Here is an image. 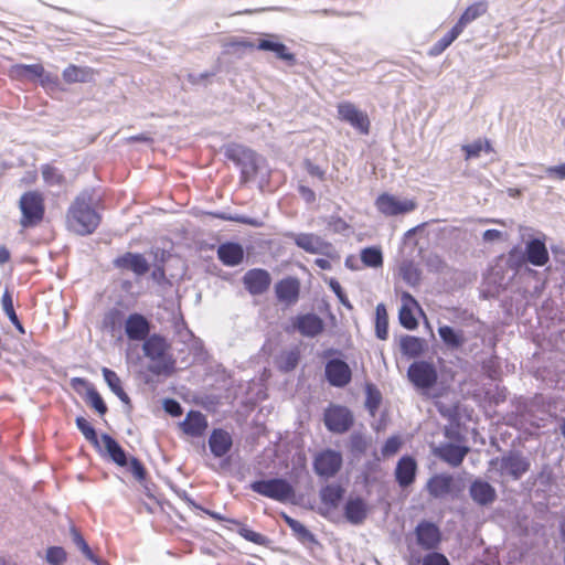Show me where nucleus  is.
<instances>
[{"mask_svg": "<svg viewBox=\"0 0 565 565\" xmlns=\"http://www.w3.org/2000/svg\"><path fill=\"white\" fill-rule=\"evenodd\" d=\"M1 305H2L3 311L6 312V315L9 318V320L11 322H18V316L15 313L12 296L9 292V290H6L3 292L2 298H1Z\"/></svg>", "mask_w": 565, "mask_h": 565, "instance_id": "3c124183", "label": "nucleus"}, {"mask_svg": "<svg viewBox=\"0 0 565 565\" xmlns=\"http://www.w3.org/2000/svg\"><path fill=\"white\" fill-rule=\"evenodd\" d=\"M488 10V3L486 1H479L471 6H469L461 17L459 18L458 22L456 23L457 26H459L462 31L469 24L470 22L475 21L479 17L483 15Z\"/></svg>", "mask_w": 565, "mask_h": 565, "instance_id": "c9c22d12", "label": "nucleus"}, {"mask_svg": "<svg viewBox=\"0 0 565 565\" xmlns=\"http://www.w3.org/2000/svg\"><path fill=\"white\" fill-rule=\"evenodd\" d=\"M21 211L20 225L22 228H33L45 217V198L39 190L24 192L19 200Z\"/></svg>", "mask_w": 565, "mask_h": 565, "instance_id": "f03ea898", "label": "nucleus"}, {"mask_svg": "<svg viewBox=\"0 0 565 565\" xmlns=\"http://www.w3.org/2000/svg\"><path fill=\"white\" fill-rule=\"evenodd\" d=\"M217 257L225 266H237L244 259V249L238 243H223L217 248Z\"/></svg>", "mask_w": 565, "mask_h": 565, "instance_id": "a878e982", "label": "nucleus"}, {"mask_svg": "<svg viewBox=\"0 0 565 565\" xmlns=\"http://www.w3.org/2000/svg\"><path fill=\"white\" fill-rule=\"evenodd\" d=\"M95 70L88 66H77L74 64L68 65L64 68L62 76L65 83H88L94 81Z\"/></svg>", "mask_w": 565, "mask_h": 565, "instance_id": "c756f323", "label": "nucleus"}, {"mask_svg": "<svg viewBox=\"0 0 565 565\" xmlns=\"http://www.w3.org/2000/svg\"><path fill=\"white\" fill-rule=\"evenodd\" d=\"M425 350V341L414 335H405L401 339V351L409 358H418Z\"/></svg>", "mask_w": 565, "mask_h": 565, "instance_id": "e433bc0d", "label": "nucleus"}, {"mask_svg": "<svg viewBox=\"0 0 565 565\" xmlns=\"http://www.w3.org/2000/svg\"><path fill=\"white\" fill-rule=\"evenodd\" d=\"M498 462L501 475H508L514 480L520 479L530 469L529 460L515 451H510L498 459Z\"/></svg>", "mask_w": 565, "mask_h": 565, "instance_id": "f8f14e48", "label": "nucleus"}, {"mask_svg": "<svg viewBox=\"0 0 565 565\" xmlns=\"http://www.w3.org/2000/svg\"><path fill=\"white\" fill-rule=\"evenodd\" d=\"M526 260L534 266H544L550 259L545 243L539 238L531 239L525 248Z\"/></svg>", "mask_w": 565, "mask_h": 565, "instance_id": "c85d7f7f", "label": "nucleus"}, {"mask_svg": "<svg viewBox=\"0 0 565 565\" xmlns=\"http://www.w3.org/2000/svg\"><path fill=\"white\" fill-rule=\"evenodd\" d=\"M226 45L228 47H233V49L256 50L257 43H255V42H253V41H250L248 39L241 38V39H232V40H230Z\"/></svg>", "mask_w": 565, "mask_h": 565, "instance_id": "4d7b16f0", "label": "nucleus"}, {"mask_svg": "<svg viewBox=\"0 0 565 565\" xmlns=\"http://www.w3.org/2000/svg\"><path fill=\"white\" fill-rule=\"evenodd\" d=\"M330 287H331V289L334 291V294L338 296L339 300H340L343 305H345V306H348V307H351V306H350V303H349V301H348L347 296L344 295V292H343V290H342V287L340 286V284H339L337 280L332 279V280L330 281Z\"/></svg>", "mask_w": 565, "mask_h": 565, "instance_id": "680f3d73", "label": "nucleus"}, {"mask_svg": "<svg viewBox=\"0 0 565 565\" xmlns=\"http://www.w3.org/2000/svg\"><path fill=\"white\" fill-rule=\"evenodd\" d=\"M469 452V447L451 443L441 444L435 455L451 467H459Z\"/></svg>", "mask_w": 565, "mask_h": 565, "instance_id": "b1692460", "label": "nucleus"}, {"mask_svg": "<svg viewBox=\"0 0 565 565\" xmlns=\"http://www.w3.org/2000/svg\"><path fill=\"white\" fill-rule=\"evenodd\" d=\"M41 173L43 180L51 185H60L64 182V175L60 172V170L52 164H43L41 167Z\"/></svg>", "mask_w": 565, "mask_h": 565, "instance_id": "a18cd8bd", "label": "nucleus"}, {"mask_svg": "<svg viewBox=\"0 0 565 565\" xmlns=\"http://www.w3.org/2000/svg\"><path fill=\"white\" fill-rule=\"evenodd\" d=\"M85 402L94 408L99 416H104L108 408L106 403L104 402L102 395L94 386H89L85 394Z\"/></svg>", "mask_w": 565, "mask_h": 565, "instance_id": "37998d69", "label": "nucleus"}, {"mask_svg": "<svg viewBox=\"0 0 565 565\" xmlns=\"http://www.w3.org/2000/svg\"><path fill=\"white\" fill-rule=\"evenodd\" d=\"M395 480L401 488L411 487L417 475V462L412 456H403L397 461L395 468Z\"/></svg>", "mask_w": 565, "mask_h": 565, "instance_id": "6ab92c4d", "label": "nucleus"}, {"mask_svg": "<svg viewBox=\"0 0 565 565\" xmlns=\"http://www.w3.org/2000/svg\"><path fill=\"white\" fill-rule=\"evenodd\" d=\"M344 514L352 524H361L366 519L367 507L363 499H350L344 507Z\"/></svg>", "mask_w": 565, "mask_h": 565, "instance_id": "7c9ffc66", "label": "nucleus"}, {"mask_svg": "<svg viewBox=\"0 0 565 565\" xmlns=\"http://www.w3.org/2000/svg\"><path fill=\"white\" fill-rule=\"evenodd\" d=\"M249 153L250 151L247 148L237 143L227 145L224 151L225 157L237 164H239Z\"/></svg>", "mask_w": 565, "mask_h": 565, "instance_id": "de8ad7c7", "label": "nucleus"}, {"mask_svg": "<svg viewBox=\"0 0 565 565\" xmlns=\"http://www.w3.org/2000/svg\"><path fill=\"white\" fill-rule=\"evenodd\" d=\"M299 192H300L301 196L305 199L306 202L312 203V202L316 201V193L310 188L305 186V185H300L299 186Z\"/></svg>", "mask_w": 565, "mask_h": 565, "instance_id": "e2e57ef3", "label": "nucleus"}, {"mask_svg": "<svg viewBox=\"0 0 565 565\" xmlns=\"http://www.w3.org/2000/svg\"><path fill=\"white\" fill-rule=\"evenodd\" d=\"M301 352L298 347L290 350L282 351L276 360V364L279 371L290 372L295 370L300 361Z\"/></svg>", "mask_w": 565, "mask_h": 565, "instance_id": "72a5a7b5", "label": "nucleus"}, {"mask_svg": "<svg viewBox=\"0 0 565 565\" xmlns=\"http://www.w3.org/2000/svg\"><path fill=\"white\" fill-rule=\"evenodd\" d=\"M46 561L52 565H61L66 561V552L60 546L49 547L46 551Z\"/></svg>", "mask_w": 565, "mask_h": 565, "instance_id": "8fccbe9b", "label": "nucleus"}, {"mask_svg": "<svg viewBox=\"0 0 565 565\" xmlns=\"http://www.w3.org/2000/svg\"><path fill=\"white\" fill-rule=\"evenodd\" d=\"M375 206L385 216H396L413 212L417 204L414 200H398L390 193H381L375 200Z\"/></svg>", "mask_w": 565, "mask_h": 565, "instance_id": "0eeeda50", "label": "nucleus"}, {"mask_svg": "<svg viewBox=\"0 0 565 565\" xmlns=\"http://www.w3.org/2000/svg\"><path fill=\"white\" fill-rule=\"evenodd\" d=\"M129 469H130V472L132 473V476L136 478V480H138L139 482H142L146 480L147 470H146L145 466L142 465V462L138 458L132 457L129 460Z\"/></svg>", "mask_w": 565, "mask_h": 565, "instance_id": "864d4df0", "label": "nucleus"}, {"mask_svg": "<svg viewBox=\"0 0 565 565\" xmlns=\"http://www.w3.org/2000/svg\"><path fill=\"white\" fill-rule=\"evenodd\" d=\"M454 488L455 479L449 473H436L431 476L426 483L427 492L435 499L445 498L451 494Z\"/></svg>", "mask_w": 565, "mask_h": 565, "instance_id": "aec40b11", "label": "nucleus"}, {"mask_svg": "<svg viewBox=\"0 0 565 565\" xmlns=\"http://www.w3.org/2000/svg\"><path fill=\"white\" fill-rule=\"evenodd\" d=\"M401 446V438L397 436H392L385 441L384 446L382 447V455L384 457H391L399 450Z\"/></svg>", "mask_w": 565, "mask_h": 565, "instance_id": "5fc2aeb1", "label": "nucleus"}, {"mask_svg": "<svg viewBox=\"0 0 565 565\" xmlns=\"http://www.w3.org/2000/svg\"><path fill=\"white\" fill-rule=\"evenodd\" d=\"M294 243L310 254H321L331 247V244L312 233L289 234Z\"/></svg>", "mask_w": 565, "mask_h": 565, "instance_id": "412c9836", "label": "nucleus"}, {"mask_svg": "<svg viewBox=\"0 0 565 565\" xmlns=\"http://www.w3.org/2000/svg\"><path fill=\"white\" fill-rule=\"evenodd\" d=\"M360 257L365 267L379 268L383 265V255L379 247L363 248Z\"/></svg>", "mask_w": 565, "mask_h": 565, "instance_id": "ea45409f", "label": "nucleus"}, {"mask_svg": "<svg viewBox=\"0 0 565 565\" xmlns=\"http://www.w3.org/2000/svg\"><path fill=\"white\" fill-rule=\"evenodd\" d=\"M185 502L188 503L189 507L191 508H194V509H199L201 511H203L205 514H207L209 516H211L213 520L215 521H226L231 524H234V525H239V521L237 520H234V519H226L224 518L222 514L215 512V511H211V510H207V509H204L202 508L201 505L196 504L191 498L189 497H185Z\"/></svg>", "mask_w": 565, "mask_h": 565, "instance_id": "09e8293b", "label": "nucleus"}, {"mask_svg": "<svg viewBox=\"0 0 565 565\" xmlns=\"http://www.w3.org/2000/svg\"><path fill=\"white\" fill-rule=\"evenodd\" d=\"M339 119L350 124L355 130L362 135L370 132L371 122L366 113L360 110L354 104L343 102L338 104Z\"/></svg>", "mask_w": 565, "mask_h": 565, "instance_id": "6e6552de", "label": "nucleus"}, {"mask_svg": "<svg viewBox=\"0 0 565 565\" xmlns=\"http://www.w3.org/2000/svg\"><path fill=\"white\" fill-rule=\"evenodd\" d=\"M315 264L321 268V269H330L331 268V264L328 259H324V258H317L315 260Z\"/></svg>", "mask_w": 565, "mask_h": 565, "instance_id": "774afa93", "label": "nucleus"}, {"mask_svg": "<svg viewBox=\"0 0 565 565\" xmlns=\"http://www.w3.org/2000/svg\"><path fill=\"white\" fill-rule=\"evenodd\" d=\"M209 427L207 418L199 411H190L184 420L180 423V428L186 436L201 437Z\"/></svg>", "mask_w": 565, "mask_h": 565, "instance_id": "5701e85b", "label": "nucleus"}, {"mask_svg": "<svg viewBox=\"0 0 565 565\" xmlns=\"http://www.w3.org/2000/svg\"><path fill=\"white\" fill-rule=\"evenodd\" d=\"M322 319L315 313H302L291 319L290 326L285 328L287 333L298 331L301 335L315 338L323 331Z\"/></svg>", "mask_w": 565, "mask_h": 565, "instance_id": "9d476101", "label": "nucleus"}, {"mask_svg": "<svg viewBox=\"0 0 565 565\" xmlns=\"http://www.w3.org/2000/svg\"><path fill=\"white\" fill-rule=\"evenodd\" d=\"M75 423H76L78 430L83 434V436L85 437L86 440H88L94 446L99 445L95 428L92 426V424L85 417L78 416L76 418Z\"/></svg>", "mask_w": 565, "mask_h": 565, "instance_id": "49530a36", "label": "nucleus"}, {"mask_svg": "<svg viewBox=\"0 0 565 565\" xmlns=\"http://www.w3.org/2000/svg\"><path fill=\"white\" fill-rule=\"evenodd\" d=\"M438 334L443 343L450 350H458L466 343V337L462 330H455L449 326H440Z\"/></svg>", "mask_w": 565, "mask_h": 565, "instance_id": "2f4dec72", "label": "nucleus"}, {"mask_svg": "<svg viewBox=\"0 0 565 565\" xmlns=\"http://www.w3.org/2000/svg\"><path fill=\"white\" fill-rule=\"evenodd\" d=\"M11 254L10 250L4 246H0V265H3L10 260Z\"/></svg>", "mask_w": 565, "mask_h": 565, "instance_id": "338daca9", "label": "nucleus"}, {"mask_svg": "<svg viewBox=\"0 0 565 565\" xmlns=\"http://www.w3.org/2000/svg\"><path fill=\"white\" fill-rule=\"evenodd\" d=\"M239 529L238 534L244 537L246 541L255 543V544H264L265 537L258 532H255L248 527H246L244 524L239 522Z\"/></svg>", "mask_w": 565, "mask_h": 565, "instance_id": "603ef678", "label": "nucleus"}, {"mask_svg": "<svg viewBox=\"0 0 565 565\" xmlns=\"http://www.w3.org/2000/svg\"><path fill=\"white\" fill-rule=\"evenodd\" d=\"M320 495L324 504L335 508L343 497V489L338 484H328L321 489Z\"/></svg>", "mask_w": 565, "mask_h": 565, "instance_id": "a19ab883", "label": "nucleus"}, {"mask_svg": "<svg viewBox=\"0 0 565 565\" xmlns=\"http://www.w3.org/2000/svg\"><path fill=\"white\" fill-rule=\"evenodd\" d=\"M546 173L551 178L565 180V163L548 167Z\"/></svg>", "mask_w": 565, "mask_h": 565, "instance_id": "bf43d9fd", "label": "nucleus"}, {"mask_svg": "<svg viewBox=\"0 0 565 565\" xmlns=\"http://www.w3.org/2000/svg\"><path fill=\"white\" fill-rule=\"evenodd\" d=\"M342 467V456L339 451L326 449L317 454L313 460V469L320 477L331 478Z\"/></svg>", "mask_w": 565, "mask_h": 565, "instance_id": "9b49d317", "label": "nucleus"}, {"mask_svg": "<svg viewBox=\"0 0 565 565\" xmlns=\"http://www.w3.org/2000/svg\"><path fill=\"white\" fill-rule=\"evenodd\" d=\"M306 169L311 177H316L319 180L326 179V171L322 168H320L319 166H317L310 161H307Z\"/></svg>", "mask_w": 565, "mask_h": 565, "instance_id": "052dcab7", "label": "nucleus"}, {"mask_svg": "<svg viewBox=\"0 0 565 565\" xmlns=\"http://www.w3.org/2000/svg\"><path fill=\"white\" fill-rule=\"evenodd\" d=\"M163 408L168 414L174 417L181 416L183 413L180 403L172 398H168L163 402Z\"/></svg>", "mask_w": 565, "mask_h": 565, "instance_id": "13d9d810", "label": "nucleus"}, {"mask_svg": "<svg viewBox=\"0 0 565 565\" xmlns=\"http://www.w3.org/2000/svg\"><path fill=\"white\" fill-rule=\"evenodd\" d=\"M470 495L476 503L488 505L495 500L497 493L489 482L475 480L470 486Z\"/></svg>", "mask_w": 565, "mask_h": 565, "instance_id": "cd10ccee", "label": "nucleus"}, {"mask_svg": "<svg viewBox=\"0 0 565 565\" xmlns=\"http://www.w3.org/2000/svg\"><path fill=\"white\" fill-rule=\"evenodd\" d=\"M243 284L250 295H262L269 289L271 277L266 269L253 268L245 273Z\"/></svg>", "mask_w": 565, "mask_h": 565, "instance_id": "4468645a", "label": "nucleus"}, {"mask_svg": "<svg viewBox=\"0 0 565 565\" xmlns=\"http://www.w3.org/2000/svg\"><path fill=\"white\" fill-rule=\"evenodd\" d=\"M275 294L277 299L286 306L295 305L300 294L299 280L292 277L279 280L275 285Z\"/></svg>", "mask_w": 565, "mask_h": 565, "instance_id": "4be33fe9", "label": "nucleus"}, {"mask_svg": "<svg viewBox=\"0 0 565 565\" xmlns=\"http://www.w3.org/2000/svg\"><path fill=\"white\" fill-rule=\"evenodd\" d=\"M323 422L330 431L343 434L353 425V416L347 407L331 405L324 411Z\"/></svg>", "mask_w": 565, "mask_h": 565, "instance_id": "1a4fd4ad", "label": "nucleus"}, {"mask_svg": "<svg viewBox=\"0 0 565 565\" xmlns=\"http://www.w3.org/2000/svg\"><path fill=\"white\" fill-rule=\"evenodd\" d=\"M75 543L79 546V548L86 553V554H90V550H89V546L88 544L85 542V540L83 539V536H81L79 534H76L75 535Z\"/></svg>", "mask_w": 565, "mask_h": 565, "instance_id": "69168bd1", "label": "nucleus"}, {"mask_svg": "<svg viewBox=\"0 0 565 565\" xmlns=\"http://www.w3.org/2000/svg\"><path fill=\"white\" fill-rule=\"evenodd\" d=\"M104 379L108 384L111 392L125 404H130V398L128 394L125 392L121 381L117 373L108 367H103L102 370Z\"/></svg>", "mask_w": 565, "mask_h": 565, "instance_id": "f704fd0d", "label": "nucleus"}, {"mask_svg": "<svg viewBox=\"0 0 565 565\" xmlns=\"http://www.w3.org/2000/svg\"><path fill=\"white\" fill-rule=\"evenodd\" d=\"M125 332L131 341H143L149 337L150 323L141 313H131L125 321Z\"/></svg>", "mask_w": 565, "mask_h": 565, "instance_id": "a211bd4d", "label": "nucleus"}, {"mask_svg": "<svg viewBox=\"0 0 565 565\" xmlns=\"http://www.w3.org/2000/svg\"><path fill=\"white\" fill-rule=\"evenodd\" d=\"M265 39L258 40L256 50L273 52L277 58L287 62L289 65L296 64L295 54L284 43L277 41V35L265 34Z\"/></svg>", "mask_w": 565, "mask_h": 565, "instance_id": "f3484780", "label": "nucleus"}, {"mask_svg": "<svg viewBox=\"0 0 565 565\" xmlns=\"http://www.w3.org/2000/svg\"><path fill=\"white\" fill-rule=\"evenodd\" d=\"M402 279L409 286H416L420 282L422 273L412 262L403 263L399 267Z\"/></svg>", "mask_w": 565, "mask_h": 565, "instance_id": "79ce46f5", "label": "nucleus"}, {"mask_svg": "<svg viewBox=\"0 0 565 565\" xmlns=\"http://www.w3.org/2000/svg\"><path fill=\"white\" fill-rule=\"evenodd\" d=\"M461 33L462 30L455 24L447 34L431 46L429 54L433 56L440 55Z\"/></svg>", "mask_w": 565, "mask_h": 565, "instance_id": "58836bf2", "label": "nucleus"}, {"mask_svg": "<svg viewBox=\"0 0 565 565\" xmlns=\"http://www.w3.org/2000/svg\"><path fill=\"white\" fill-rule=\"evenodd\" d=\"M417 544L426 551H435L441 542V533L437 525L423 521L416 529Z\"/></svg>", "mask_w": 565, "mask_h": 565, "instance_id": "2eb2a0df", "label": "nucleus"}, {"mask_svg": "<svg viewBox=\"0 0 565 565\" xmlns=\"http://www.w3.org/2000/svg\"><path fill=\"white\" fill-rule=\"evenodd\" d=\"M250 490L269 499L285 502L294 495L292 486L285 479L274 478L250 483Z\"/></svg>", "mask_w": 565, "mask_h": 565, "instance_id": "39448f33", "label": "nucleus"}, {"mask_svg": "<svg viewBox=\"0 0 565 565\" xmlns=\"http://www.w3.org/2000/svg\"><path fill=\"white\" fill-rule=\"evenodd\" d=\"M465 152V159L470 160L473 158L480 157L481 152L484 150L486 152L492 151L491 145L488 140L478 139L469 145H463L461 147Z\"/></svg>", "mask_w": 565, "mask_h": 565, "instance_id": "c03bdc74", "label": "nucleus"}, {"mask_svg": "<svg viewBox=\"0 0 565 565\" xmlns=\"http://www.w3.org/2000/svg\"><path fill=\"white\" fill-rule=\"evenodd\" d=\"M114 266L118 269L130 270L137 276L146 275L150 265L142 254L127 252L114 260Z\"/></svg>", "mask_w": 565, "mask_h": 565, "instance_id": "dca6fc26", "label": "nucleus"}, {"mask_svg": "<svg viewBox=\"0 0 565 565\" xmlns=\"http://www.w3.org/2000/svg\"><path fill=\"white\" fill-rule=\"evenodd\" d=\"M100 221L102 217L95 209V200L89 191H83L74 199L65 218L67 230L81 236L93 234Z\"/></svg>", "mask_w": 565, "mask_h": 565, "instance_id": "f257e3e1", "label": "nucleus"}, {"mask_svg": "<svg viewBox=\"0 0 565 565\" xmlns=\"http://www.w3.org/2000/svg\"><path fill=\"white\" fill-rule=\"evenodd\" d=\"M170 345L166 339L158 334H152L143 340L142 350L145 355L150 359L154 365L150 370L160 374L173 367L174 361L169 356Z\"/></svg>", "mask_w": 565, "mask_h": 565, "instance_id": "20e7f679", "label": "nucleus"}, {"mask_svg": "<svg viewBox=\"0 0 565 565\" xmlns=\"http://www.w3.org/2000/svg\"><path fill=\"white\" fill-rule=\"evenodd\" d=\"M375 332L381 340H386L388 337V316L383 303L375 308Z\"/></svg>", "mask_w": 565, "mask_h": 565, "instance_id": "4c0bfd02", "label": "nucleus"}, {"mask_svg": "<svg viewBox=\"0 0 565 565\" xmlns=\"http://www.w3.org/2000/svg\"><path fill=\"white\" fill-rule=\"evenodd\" d=\"M326 377L335 387L347 386L352 379V372L347 362L340 359H332L326 364Z\"/></svg>", "mask_w": 565, "mask_h": 565, "instance_id": "ddd939ff", "label": "nucleus"}, {"mask_svg": "<svg viewBox=\"0 0 565 565\" xmlns=\"http://www.w3.org/2000/svg\"><path fill=\"white\" fill-rule=\"evenodd\" d=\"M100 440L108 456L116 465L120 467L128 465L125 450L110 435L103 434Z\"/></svg>", "mask_w": 565, "mask_h": 565, "instance_id": "473e14b6", "label": "nucleus"}, {"mask_svg": "<svg viewBox=\"0 0 565 565\" xmlns=\"http://www.w3.org/2000/svg\"><path fill=\"white\" fill-rule=\"evenodd\" d=\"M407 376L415 387L422 390L434 387L438 380L436 366L427 361L412 363L408 367Z\"/></svg>", "mask_w": 565, "mask_h": 565, "instance_id": "423d86ee", "label": "nucleus"}, {"mask_svg": "<svg viewBox=\"0 0 565 565\" xmlns=\"http://www.w3.org/2000/svg\"><path fill=\"white\" fill-rule=\"evenodd\" d=\"M500 237H501V232L498 230H487L483 233L484 241H494V239H499Z\"/></svg>", "mask_w": 565, "mask_h": 565, "instance_id": "0e129e2a", "label": "nucleus"}, {"mask_svg": "<svg viewBox=\"0 0 565 565\" xmlns=\"http://www.w3.org/2000/svg\"><path fill=\"white\" fill-rule=\"evenodd\" d=\"M9 77L14 81L39 82L43 88H58V76L45 71L42 64H15L9 68Z\"/></svg>", "mask_w": 565, "mask_h": 565, "instance_id": "7ed1b4c3", "label": "nucleus"}, {"mask_svg": "<svg viewBox=\"0 0 565 565\" xmlns=\"http://www.w3.org/2000/svg\"><path fill=\"white\" fill-rule=\"evenodd\" d=\"M422 565H450V563L444 554L433 551L423 557Z\"/></svg>", "mask_w": 565, "mask_h": 565, "instance_id": "6e6d98bb", "label": "nucleus"}, {"mask_svg": "<svg viewBox=\"0 0 565 565\" xmlns=\"http://www.w3.org/2000/svg\"><path fill=\"white\" fill-rule=\"evenodd\" d=\"M233 446V439L228 431L222 428H214L209 438V447L214 457L225 456Z\"/></svg>", "mask_w": 565, "mask_h": 565, "instance_id": "393cba45", "label": "nucleus"}, {"mask_svg": "<svg viewBox=\"0 0 565 565\" xmlns=\"http://www.w3.org/2000/svg\"><path fill=\"white\" fill-rule=\"evenodd\" d=\"M413 306H418L416 299L409 292H403L398 318L401 324L408 330H414L418 326V321L413 313Z\"/></svg>", "mask_w": 565, "mask_h": 565, "instance_id": "bb28decb", "label": "nucleus"}]
</instances>
